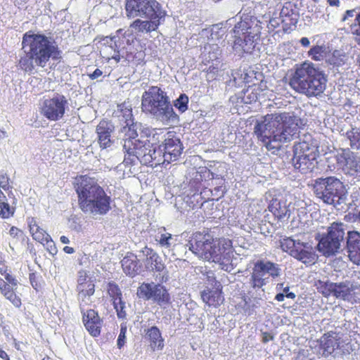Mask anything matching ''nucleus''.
Returning <instances> with one entry per match:
<instances>
[{"mask_svg":"<svg viewBox=\"0 0 360 360\" xmlns=\"http://www.w3.org/2000/svg\"><path fill=\"white\" fill-rule=\"evenodd\" d=\"M113 306L116 310L117 317L122 319H125L127 316V307L126 303L122 300V299H117V301L113 302Z\"/></svg>","mask_w":360,"mask_h":360,"instance_id":"nucleus-38","label":"nucleus"},{"mask_svg":"<svg viewBox=\"0 0 360 360\" xmlns=\"http://www.w3.org/2000/svg\"><path fill=\"white\" fill-rule=\"evenodd\" d=\"M300 44L304 47H308L310 45V41L307 37H302L300 39Z\"/></svg>","mask_w":360,"mask_h":360,"instance_id":"nucleus-57","label":"nucleus"},{"mask_svg":"<svg viewBox=\"0 0 360 360\" xmlns=\"http://www.w3.org/2000/svg\"><path fill=\"white\" fill-rule=\"evenodd\" d=\"M14 213V208L5 202H0V217L4 219L9 218Z\"/></svg>","mask_w":360,"mask_h":360,"instance_id":"nucleus-42","label":"nucleus"},{"mask_svg":"<svg viewBox=\"0 0 360 360\" xmlns=\"http://www.w3.org/2000/svg\"><path fill=\"white\" fill-rule=\"evenodd\" d=\"M112 58L114 59L116 62H119L120 60L119 52L115 51V53L112 56Z\"/></svg>","mask_w":360,"mask_h":360,"instance_id":"nucleus-63","label":"nucleus"},{"mask_svg":"<svg viewBox=\"0 0 360 360\" xmlns=\"http://www.w3.org/2000/svg\"><path fill=\"white\" fill-rule=\"evenodd\" d=\"M9 234L14 238H18L22 235V231L15 226H12L9 231Z\"/></svg>","mask_w":360,"mask_h":360,"instance_id":"nucleus-52","label":"nucleus"},{"mask_svg":"<svg viewBox=\"0 0 360 360\" xmlns=\"http://www.w3.org/2000/svg\"><path fill=\"white\" fill-rule=\"evenodd\" d=\"M117 114L120 121L125 124L119 132V139H122L123 143H124L126 140L138 138L141 134V125L139 123L134 122L131 105L126 103L119 105ZM141 132L143 131H141Z\"/></svg>","mask_w":360,"mask_h":360,"instance_id":"nucleus-13","label":"nucleus"},{"mask_svg":"<svg viewBox=\"0 0 360 360\" xmlns=\"http://www.w3.org/2000/svg\"><path fill=\"white\" fill-rule=\"evenodd\" d=\"M76 192L79 207L86 214L104 215L111 208L110 197L94 178L81 176L77 179Z\"/></svg>","mask_w":360,"mask_h":360,"instance_id":"nucleus-4","label":"nucleus"},{"mask_svg":"<svg viewBox=\"0 0 360 360\" xmlns=\"http://www.w3.org/2000/svg\"><path fill=\"white\" fill-rule=\"evenodd\" d=\"M28 224L30 231L35 240L43 244L44 243L46 244L53 243L51 236L38 226L37 221L33 218L29 219Z\"/></svg>","mask_w":360,"mask_h":360,"instance_id":"nucleus-29","label":"nucleus"},{"mask_svg":"<svg viewBox=\"0 0 360 360\" xmlns=\"http://www.w3.org/2000/svg\"><path fill=\"white\" fill-rule=\"evenodd\" d=\"M115 127L111 122L101 120L96 127L98 143L103 149L110 147L113 143L111 134Z\"/></svg>","mask_w":360,"mask_h":360,"instance_id":"nucleus-21","label":"nucleus"},{"mask_svg":"<svg viewBox=\"0 0 360 360\" xmlns=\"http://www.w3.org/2000/svg\"><path fill=\"white\" fill-rule=\"evenodd\" d=\"M153 15V16H141L134 18V20L129 25V28L132 32L145 34L156 31L165 21L166 12L160 13L158 15Z\"/></svg>","mask_w":360,"mask_h":360,"instance_id":"nucleus-16","label":"nucleus"},{"mask_svg":"<svg viewBox=\"0 0 360 360\" xmlns=\"http://www.w3.org/2000/svg\"><path fill=\"white\" fill-rule=\"evenodd\" d=\"M145 338L148 340L149 346L153 351L162 350L164 347V339L159 328L152 326L146 333Z\"/></svg>","mask_w":360,"mask_h":360,"instance_id":"nucleus-28","label":"nucleus"},{"mask_svg":"<svg viewBox=\"0 0 360 360\" xmlns=\"http://www.w3.org/2000/svg\"><path fill=\"white\" fill-rule=\"evenodd\" d=\"M94 288L95 285L93 283L85 285V289L82 285L79 287L77 299L82 313H84L86 307L92 303L91 297L95 291Z\"/></svg>","mask_w":360,"mask_h":360,"instance_id":"nucleus-27","label":"nucleus"},{"mask_svg":"<svg viewBox=\"0 0 360 360\" xmlns=\"http://www.w3.org/2000/svg\"><path fill=\"white\" fill-rule=\"evenodd\" d=\"M60 240L63 244H68L70 243L68 238L65 236H60Z\"/></svg>","mask_w":360,"mask_h":360,"instance_id":"nucleus-62","label":"nucleus"},{"mask_svg":"<svg viewBox=\"0 0 360 360\" xmlns=\"http://www.w3.org/2000/svg\"><path fill=\"white\" fill-rule=\"evenodd\" d=\"M284 298H285V295H284V293H281V292L277 294L275 297V299L278 302H283L284 300Z\"/></svg>","mask_w":360,"mask_h":360,"instance_id":"nucleus-60","label":"nucleus"},{"mask_svg":"<svg viewBox=\"0 0 360 360\" xmlns=\"http://www.w3.org/2000/svg\"><path fill=\"white\" fill-rule=\"evenodd\" d=\"M343 171L348 177L360 181V156L349 150L342 155Z\"/></svg>","mask_w":360,"mask_h":360,"instance_id":"nucleus-19","label":"nucleus"},{"mask_svg":"<svg viewBox=\"0 0 360 360\" xmlns=\"http://www.w3.org/2000/svg\"><path fill=\"white\" fill-rule=\"evenodd\" d=\"M121 263L124 273L131 277H134L139 269L136 257L133 255L124 257Z\"/></svg>","mask_w":360,"mask_h":360,"instance_id":"nucleus-32","label":"nucleus"},{"mask_svg":"<svg viewBox=\"0 0 360 360\" xmlns=\"http://www.w3.org/2000/svg\"><path fill=\"white\" fill-rule=\"evenodd\" d=\"M0 188L4 191H8L12 188L9 185V177L3 171L0 172Z\"/></svg>","mask_w":360,"mask_h":360,"instance_id":"nucleus-46","label":"nucleus"},{"mask_svg":"<svg viewBox=\"0 0 360 360\" xmlns=\"http://www.w3.org/2000/svg\"><path fill=\"white\" fill-rule=\"evenodd\" d=\"M345 227L343 223H333L328 228V233L319 240L318 250L326 257L338 253L343 243Z\"/></svg>","mask_w":360,"mask_h":360,"instance_id":"nucleus-10","label":"nucleus"},{"mask_svg":"<svg viewBox=\"0 0 360 360\" xmlns=\"http://www.w3.org/2000/svg\"><path fill=\"white\" fill-rule=\"evenodd\" d=\"M63 250L65 252L68 253V254H72L75 252V250L72 247H69V246H65L64 248H63Z\"/></svg>","mask_w":360,"mask_h":360,"instance_id":"nucleus-61","label":"nucleus"},{"mask_svg":"<svg viewBox=\"0 0 360 360\" xmlns=\"http://www.w3.org/2000/svg\"><path fill=\"white\" fill-rule=\"evenodd\" d=\"M308 54L314 60H321L324 57L323 48L320 46H315L309 51Z\"/></svg>","mask_w":360,"mask_h":360,"instance_id":"nucleus-40","label":"nucleus"},{"mask_svg":"<svg viewBox=\"0 0 360 360\" xmlns=\"http://www.w3.org/2000/svg\"><path fill=\"white\" fill-rule=\"evenodd\" d=\"M22 49L25 56L19 61L20 69L32 74L37 68H45L52 59L60 58V52L51 39L44 34L26 32L22 37Z\"/></svg>","mask_w":360,"mask_h":360,"instance_id":"nucleus-3","label":"nucleus"},{"mask_svg":"<svg viewBox=\"0 0 360 360\" xmlns=\"http://www.w3.org/2000/svg\"><path fill=\"white\" fill-rule=\"evenodd\" d=\"M127 327L121 325L120 332L117 338V345L118 348H122L125 344Z\"/></svg>","mask_w":360,"mask_h":360,"instance_id":"nucleus-47","label":"nucleus"},{"mask_svg":"<svg viewBox=\"0 0 360 360\" xmlns=\"http://www.w3.org/2000/svg\"><path fill=\"white\" fill-rule=\"evenodd\" d=\"M155 240L161 248L167 249L168 250H170L175 242L172 235L166 232L164 227L159 229L158 233L155 236Z\"/></svg>","mask_w":360,"mask_h":360,"instance_id":"nucleus-33","label":"nucleus"},{"mask_svg":"<svg viewBox=\"0 0 360 360\" xmlns=\"http://www.w3.org/2000/svg\"><path fill=\"white\" fill-rule=\"evenodd\" d=\"M210 48L212 50V53L210 52V59L212 60H217L221 53L219 47L217 45H213L210 46Z\"/></svg>","mask_w":360,"mask_h":360,"instance_id":"nucleus-50","label":"nucleus"},{"mask_svg":"<svg viewBox=\"0 0 360 360\" xmlns=\"http://www.w3.org/2000/svg\"><path fill=\"white\" fill-rule=\"evenodd\" d=\"M141 108L163 124L172 125L179 121L169 97L158 86H151L143 94Z\"/></svg>","mask_w":360,"mask_h":360,"instance_id":"nucleus-6","label":"nucleus"},{"mask_svg":"<svg viewBox=\"0 0 360 360\" xmlns=\"http://www.w3.org/2000/svg\"><path fill=\"white\" fill-rule=\"evenodd\" d=\"M70 228L77 232H79L82 229L81 218L77 216H72L69 219Z\"/></svg>","mask_w":360,"mask_h":360,"instance_id":"nucleus-45","label":"nucleus"},{"mask_svg":"<svg viewBox=\"0 0 360 360\" xmlns=\"http://www.w3.org/2000/svg\"><path fill=\"white\" fill-rule=\"evenodd\" d=\"M328 3L330 6L338 7L340 6V0H328Z\"/></svg>","mask_w":360,"mask_h":360,"instance_id":"nucleus-59","label":"nucleus"},{"mask_svg":"<svg viewBox=\"0 0 360 360\" xmlns=\"http://www.w3.org/2000/svg\"><path fill=\"white\" fill-rule=\"evenodd\" d=\"M313 187L315 195L328 205L339 203L345 194L343 183L335 176L319 178Z\"/></svg>","mask_w":360,"mask_h":360,"instance_id":"nucleus-8","label":"nucleus"},{"mask_svg":"<svg viewBox=\"0 0 360 360\" xmlns=\"http://www.w3.org/2000/svg\"><path fill=\"white\" fill-rule=\"evenodd\" d=\"M188 249L198 258L214 263L227 272L233 269L232 259L233 245L228 238H214L209 233L197 232L187 245Z\"/></svg>","mask_w":360,"mask_h":360,"instance_id":"nucleus-2","label":"nucleus"},{"mask_svg":"<svg viewBox=\"0 0 360 360\" xmlns=\"http://www.w3.org/2000/svg\"><path fill=\"white\" fill-rule=\"evenodd\" d=\"M4 281L8 283L11 285L13 287H17L18 281L17 280L9 273L6 274L4 276Z\"/></svg>","mask_w":360,"mask_h":360,"instance_id":"nucleus-51","label":"nucleus"},{"mask_svg":"<svg viewBox=\"0 0 360 360\" xmlns=\"http://www.w3.org/2000/svg\"><path fill=\"white\" fill-rule=\"evenodd\" d=\"M183 146L177 138H168L164 144V160L168 162L176 160L181 155Z\"/></svg>","mask_w":360,"mask_h":360,"instance_id":"nucleus-23","label":"nucleus"},{"mask_svg":"<svg viewBox=\"0 0 360 360\" xmlns=\"http://www.w3.org/2000/svg\"><path fill=\"white\" fill-rule=\"evenodd\" d=\"M320 345L323 350V354L327 356L339 347V342L336 337L325 334L320 339Z\"/></svg>","mask_w":360,"mask_h":360,"instance_id":"nucleus-30","label":"nucleus"},{"mask_svg":"<svg viewBox=\"0 0 360 360\" xmlns=\"http://www.w3.org/2000/svg\"><path fill=\"white\" fill-rule=\"evenodd\" d=\"M232 32L234 39L231 43L232 50L236 55L242 57L254 49L259 38L260 26L255 18L247 15L235 25Z\"/></svg>","mask_w":360,"mask_h":360,"instance_id":"nucleus-7","label":"nucleus"},{"mask_svg":"<svg viewBox=\"0 0 360 360\" xmlns=\"http://www.w3.org/2000/svg\"><path fill=\"white\" fill-rule=\"evenodd\" d=\"M141 252L143 255L146 257V261L148 260V258H150V257L153 256V254L157 253L153 249L148 247H145Z\"/></svg>","mask_w":360,"mask_h":360,"instance_id":"nucleus-53","label":"nucleus"},{"mask_svg":"<svg viewBox=\"0 0 360 360\" xmlns=\"http://www.w3.org/2000/svg\"><path fill=\"white\" fill-rule=\"evenodd\" d=\"M346 136L349 139L350 146L353 149H360V130L356 128H352L351 130L347 131Z\"/></svg>","mask_w":360,"mask_h":360,"instance_id":"nucleus-35","label":"nucleus"},{"mask_svg":"<svg viewBox=\"0 0 360 360\" xmlns=\"http://www.w3.org/2000/svg\"><path fill=\"white\" fill-rule=\"evenodd\" d=\"M346 239V247L350 261L360 266V232L348 231Z\"/></svg>","mask_w":360,"mask_h":360,"instance_id":"nucleus-20","label":"nucleus"},{"mask_svg":"<svg viewBox=\"0 0 360 360\" xmlns=\"http://www.w3.org/2000/svg\"><path fill=\"white\" fill-rule=\"evenodd\" d=\"M323 72L311 63L304 62L298 66L290 79V86L307 96H317L326 86Z\"/></svg>","mask_w":360,"mask_h":360,"instance_id":"nucleus-5","label":"nucleus"},{"mask_svg":"<svg viewBox=\"0 0 360 360\" xmlns=\"http://www.w3.org/2000/svg\"><path fill=\"white\" fill-rule=\"evenodd\" d=\"M335 283H332L330 281L323 282L319 281V285L317 288L325 297H328L330 295H333L334 296L333 288L331 285H335Z\"/></svg>","mask_w":360,"mask_h":360,"instance_id":"nucleus-37","label":"nucleus"},{"mask_svg":"<svg viewBox=\"0 0 360 360\" xmlns=\"http://www.w3.org/2000/svg\"><path fill=\"white\" fill-rule=\"evenodd\" d=\"M68 108V99L63 95L56 94L52 98H46L41 105V113L51 121H58Z\"/></svg>","mask_w":360,"mask_h":360,"instance_id":"nucleus-15","label":"nucleus"},{"mask_svg":"<svg viewBox=\"0 0 360 360\" xmlns=\"http://www.w3.org/2000/svg\"><path fill=\"white\" fill-rule=\"evenodd\" d=\"M146 265L147 268L155 270L158 272H162L165 268V264L162 262L161 257L158 253L153 254V256L150 257V258H148V260L146 261Z\"/></svg>","mask_w":360,"mask_h":360,"instance_id":"nucleus-34","label":"nucleus"},{"mask_svg":"<svg viewBox=\"0 0 360 360\" xmlns=\"http://www.w3.org/2000/svg\"><path fill=\"white\" fill-rule=\"evenodd\" d=\"M15 288L16 287H13L11 285L8 284L4 279L0 278V292L3 295H5V292H8Z\"/></svg>","mask_w":360,"mask_h":360,"instance_id":"nucleus-48","label":"nucleus"},{"mask_svg":"<svg viewBox=\"0 0 360 360\" xmlns=\"http://www.w3.org/2000/svg\"><path fill=\"white\" fill-rule=\"evenodd\" d=\"M140 138L134 139L126 140L122 143L123 150L128 157L125 156L124 162L127 163H134L136 160L145 164L150 162L153 160L156 159V150L155 148L151 149L149 143H146L147 140H143V132L140 134Z\"/></svg>","mask_w":360,"mask_h":360,"instance_id":"nucleus-9","label":"nucleus"},{"mask_svg":"<svg viewBox=\"0 0 360 360\" xmlns=\"http://www.w3.org/2000/svg\"><path fill=\"white\" fill-rule=\"evenodd\" d=\"M188 97L186 94H182L175 101L174 106L179 110V112H184L188 109Z\"/></svg>","mask_w":360,"mask_h":360,"instance_id":"nucleus-39","label":"nucleus"},{"mask_svg":"<svg viewBox=\"0 0 360 360\" xmlns=\"http://www.w3.org/2000/svg\"><path fill=\"white\" fill-rule=\"evenodd\" d=\"M280 244L284 252L305 265L314 264L317 259V255L311 245L299 238L286 237L281 240Z\"/></svg>","mask_w":360,"mask_h":360,"instance_id":"nucleus-11","label":"nucleus"},{"mask_svg":"<svg viewBox=\"0 0 360 360\" xmlns=\"http://www.w3.org/2000/svg\"><path fill=\"white\" fill-rule=\"evenodd\" d=\"M0 358L2 360H10L7 353L1 349H0Z\"/></svg>","mask_w":360,"mask_h":360,"instance_id":"nucleus-58","label":"nucleus"},{"mask_svg":"<svg viewBox=\"0 0 360 360\" xmlns=\"http://www.w3.org/2000/svg\"><path fill=\"white\" fill-rule=\"evenodd\" d=\"M257 95L258 94L257 91H255V89H248L244 93V96L243 98V102L245 103H252L255 102L258 98Z\"/></svg>","mask_w":360,"mask_h":360,"instance_id":"nucleus-43","label":"nucleus"},{"mask_svg":"<svg viewBox=\"0 0 360 360\" xmlns=\"http://www.w3.org/2000/svg\"><path fill=\"white\" fill-rule=\"evenodd\" d=\"M342 22L348 21L350 32L356 36V39L360 44V11L355 9L347 10L341 18Z\"/></svg>","mask_w":360,"mask_h":360,"instance_id":"nucleus-25","label":"nucleus"},{"mask_svg":"<svg viewBox=\"0 0 360 360\" xmlns=\"http://www.w3.org/2000/svg\"><path fill=\"white\" fill-rule=\"evenodd\" d=\"M108 292L109 295L112 297V303L117 301V299H122V292L118 285L115 283H109Z\"/></svg>","mask_w":360,"mask_h":360,"instance_id":"nucleus-41","label":"nucleus"},{"mask_svg":"<svg viewBox=\"0 0 360 360\" xmlns=\"http://www.w3.org/2000/svg\"><path fill=\"white\" fill-rule=\"evenodd\" d=\"M285 297L290 299H294L295 297V294L294 292H289L288 293L285 295Z\"/></svg>","mask_w":360,"mask_h":360,"instance_id":"nucleus-64","label":"nucleus"},{"mask_svg":"<svg viewBox=\"0 0 360 360\" xmlns=\"http://www.w3.org/2000/svg\"><path fill=\"white\" fill-rule=\"evenodd\" d=\"M334 290V297L345 301L353 303L356 302L359 298L357 295L360 292V285L350 281L335 283L332 285Z\"/></svg>","mask_w":360,"mask_h":360,"instance_id":"nucleus-18","label":"nucleus"},{"mask_svg":"<svg viewBox=\"0 0 360 360\" xmlns=\"http://www.w3.org/2000/svg\"><path fill=\"white\" fill-rule=\"evenodd\" d=\"M300 122L290 112L267 114L257 121L254 132L268 150L276 153L282 144L298 137Z\"/></svg>","mask_w":360,"mask_h":360,"instance_id":"nucleus-1","label":"nucleus"},{"mask_svg":"<svg viewBox=\"0 0 360 360\" xmlns=\"http://www.w3.org/2000/svg\"><path fill=\"white\" fill-rule=\"evenodd\" d=\"M137 296L144 300H152L160 307L169 303L170 296L165 286L154 282L143 283L137 289Z\"/></svg>","mask_w":360,"mask_h":360,"instance_id":"nucleus-14","label":"nucleus"},{"mask_svg":"<svg viewBox=\"0 0 360 360\" xmlns=\"http://www.w3.org/2000/svg\"><path fill=\"white\" fill-rule=\"evenodd\" d=\"M326 13L323 15V18L326 21L329 23H333L337 18L335 14L332 13L331 11L329 8L326 9Z\"/></svg>","mask_w":360,"mask_h":360,"instance_id":"nucleus-49","label":"nucleus"},{"mask_svg":"<svg viewBox=\"0 0 360 360\" xmlns=\"http://www.w3.org/2000/svg\"><path fill=\"white\" fill-rule=\"evenodd\" d=\"M82 314L86 329L92 336H98L101 333L102 322L98 313L93 309H89Z\"/></svg>","mask_w":360,"mask_h":360,"instance_id":"nucleus-24","label":"nucleus"},{"mask_svg":"<svg viewBox=\"0 0 360 360\" xmlns=\"http://www.w3.org/2000/svg\"><path fill=\"white\" fill-rule=\"evenodd\" d=\"M264 264L266 268V272L268 274L269 278L271 276L273 278H278L281 274V269L280 265L270 261H264Z\"/></svg>","mask_w":360,"mask_h":360,"instance_id":"nucleus-36","label":"nucleus"},{"mask_svg":"<svg viewBox=\"0 0 360 360\" xmlns=\"http://www.w3.org/2000/svg\"><path fill=\"white\" fill-rule=\"evenodd\" d=\"M4 297L9 300L15 307H20L21 306V300L16 295L15 289L8 292H5Z\"/></svg>","mask_w":360,"mask_h":360,"instance_id":"nucleus-44","label":"nucleus"},{"mask_svg":"<svg viewBox=\"0 0 360 360\" xmlns=\"http://www.w3.org/2000/svg\"><path fill=\"white\" fill-rule=\"evenodd\" d=\"M124 10L128 19L166 12L157 0H125Z\"/></svg>","mask_w":360,"mask_h":360,"instance_id":"nucleus-12","label":"nucleus"},{"mask_svg":"<svg viewBox=\"0 0 360 360\" xmlns=\"http://www.w3.org/2000/svg\"><path fill=\"white\" fill-rule=\"evenodd\" d=\"M353 202H360V188H354L351 195Z\"/></svg>","mask_w":360,"mask_h":360,"instance_id":"nucleus-54","label":"nucleus"},{"mask_svg":"<svg viewBox=\"0 0 360 360\" xmlns=\"http://www.w3.org/2000/svg\"><path fill=\"white\" fill-rule=\"evenodd\" d=\"M86 278L85 276H80L78 278V285H77V290H79V287L82 285L84 286V289H85V285H87L89 283H93L92 281H85Z\"/></svg>","mask_w":360,"mask_h":360,"instance_id":"nucleus-55","label":"nucleus"},{"mask_svg":"<svg viewBox=\"0 0 360 360\" xmlns=\"http://www.w3.org/2000/svg\"><path fill=\"white\" fill-rule=\"evenodd\" d=\"M201 298L202 301L209 306H217L224 301V297L220 290H212L209 288L201 292Z\"/></svg>","mask_w":360,"mask_h":360,"instance_id":"nucleus-31","label":"nucleus"},{"mask_svg":"<svg viewBox=\"0 0 360 360\" xmlns=\"http://www.w3.org/2000/svg\"><path fill=\"white\" fill-rule=\"evenodd\" d=\"M269 210L279 220L288 219L290 215L286 200L282 199L273 198L269 205Z\"/></svg>","mask_w":360,"mask_h":360,"instance_id":"nucleus-26","label":"nucleus"},{"mask_svg":"<svg viewBox=\"0 0 360 360\" xmlns=\"http://www.w3.org/2000/svg\"><path fill=\"white\" fill-rule=\"evenodd\" d=\"M315 153L311 151L306 142L299 143L294 146V156L292 163L295 169L305 172L308 165L315 159Z\"/></svg>","mask_w":360,"mask_h":360,"instance_id":"nucleus-17","label":"nucleus"},{"mask_svg":"<svg viewBox=\"0 0 360 360\" xmlns=\"http://www.w3.org/2000/svg\"><path fill=\"white\" fill-rule=\"evenodd\" d=\"M102 74L103 72L100 69L97 68L91 74L89 75V77L91 79H96L100 77Z\"/></svg>","mask_w":360,"mask_h":360,"instance_id":"nucleus-56","label":"nucleus"},{"mask_svg":"<svg viewBox=\"0 0 360 360\" xmlns=\"http://www.w3.org/2000/svg\"><path fill=\"white\" fill-rule=\"evenodd\" d=\"M269 282L264 260L257 261L252 269L249 283L252 288H261Z\"/></svg>","mask_w":360,"mask_h":360,"instance_id":"nucleus-22","label":"nucleus"}]
</instances>
